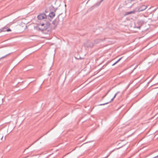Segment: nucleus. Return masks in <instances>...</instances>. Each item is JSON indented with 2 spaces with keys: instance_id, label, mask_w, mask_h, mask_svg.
Segmentation results:
<instances>
[{
  "instance_id": "7ed1b4c3",
  "label": "nucleus",
  "mask_w": 158,
  "mask_h": 158,
  "mask_svg": "<svg viewBox=\"0 0 158 158\" xmlns=\"http://www.w3.org/2000/svg\"><path fill=\"white\" fill-rule=\"evenodd\" d=\"M55 14L54 12H51L49 13V16L51 18H53L55 16Z\"/></svg>"
},
{
  "instance_id": "39448f33",
  "label": "nucleus",
  "mask_w": 158,
  "mask_h": 158,
  "mask_svg": "<svg viewBox=\"0 0 158 158\" xmlns=\"http://www.w3.org/2000/svg\"><path fill=\"white\" fill-rule=\"evenodd\" d=\"M6 29V28L5 27H4L2 29V30L1 31H5V29Z\"/></svg>"
},
{
  "instance_id": "1a4fd4ad",
  "label": "nucleus",
  "mask_w": 158,
  "mask_h": 158,
  "mask_svg": "<svg viewBox=\"0 0 158 158\" xmlns=\"http://www.w3.org/2000/svg\"><path fill=\"white\" fill-rule=\"evenodd\" d=\"M106 104H101L100 105H105Z\"/></svg>"
},
{
  "instance_id": "6e6552de",
  "label": "nucleus",
  "mask_w": 158,
  "mask_h": 158,
  "mask_svg": "<svg viewBox=\"0 0 158 158\" xmlns=\"http://www.w3.org/2000/svg\"><path fill=\"white\" fill-rule=\"evenodd\" d=\"M11 31V30L10 29H8L7 30H6V31Z\"/></svg>"
},
{
  "instance_id": "423d86ee",
  "label": "nucleus",
  "mask_w": 158,
  "mask_h": 158,
  "mask_svg": "<svg viewBox=\"0 0 158 158\" xmlns=\"http://www.w3.org/2000/svg\"><path fill=\"white\" fill-rule=\"evenodd\" d=\"M122 58H120L117 61H116L115 63L114 64H113V65H114L115 64H116L117 63H118Z\"/></svg>"
},
{
  "instance_id": "0eeeda50",
  "label": "nucleus",
  "mask_w": 158,
  "mask_h": 158,
  "mask_svg": "<svg viewBox=\"0 0 158 158\" xmlns=\"http://www.w3.org/2000/svg\"><path fill=\"white\" fill-rule=\"evenodd\" d=\"M128 2H131L133 1V0H127Z\"/></svg>"
},
{
  "instance_id": "9d476101",
  "label": "nucleus",
  "mask_w": 158,
  "mask_h": 158,
  "mask_svg": "<svg viewBox=\"0 0 158 158\" xmlns=\"http://www.w3.org/2000/svg\"><path fill=\"white\" fill-rule=\"evenodd\" d=\"M115 96L116 95H115V96H114V98H115Z\"/></svg>"
},
{
  "instance_id": "f03ea898",
  "label": "nucleus",
  "mask_w": 158,
  "mask_h": 158,
  "mask_svg": "<svg viewBox=\"0 0 158 158\" xmlns=\"http://www.w3.org/2000/svg\"><path fill=\"white\" fill-rule=\"evenodd\" d=\"M47 16L45 14L41 13L38 16V18L40 20H42L46 18Z\"/></svg>"
},
{
  "instance_id": "f8f14e48",
  "label": "nucleus",
  "mask_w": 158,
  "mask_h": 158,
  "mask_svg": "<svg viewBox=\"0 0 158 158\" xmlns=\"http://www.w3.org/2000/svg\"><path fill=\"white\" fill-rule=\"evenodd\" d=\"M2 138H3V137H2V139H2Z\"/></svg>"
},
{
  "instance_id": "9b49d317",
  "label": "nucleus",
  "mask_w": 158,
  "mask_h": 158,
  "mask_svg": "<svg viewBox=\"0 0 158 158\" xmlns=\"http://www.w3.org/2000/svg\"><path fill=\"white\" fill-rule=\"evenodd\" d=\"M113 99V98L111 100V101H112Z\"/></svg>"
},
{
  "instance_id": "f257e3e1",
  "label": "nucleus",
  "mask_w": 158,
  "mask_h": 158,
  "mask_svg": "<svg viewBox=\"0 0 158 158\" xmlns=\"http://www.w3.org/2000/svg\"><path fill=\"white\" fill-rule=\"evenodd\" d=\"M50 25V24L48 22L45 23H40L38 25V27L39 29L42 30H44L48 28Z\"/></svg>"
},
{
  "instance_id": "20e7f679",
  "label": "nucleus",
  "mask_w": 158,
  "mask_h": 158,
  "mask_svg": "<svg viewBox=\"0 0 158 158\" xmlns=\"http://www.w3.org/2000/svg\"><path fill=\"white\" fill-rule=\"evenodd\" d=\"M132 13H134V12H133V11H130V12H128L127 13V14H125V15H128L129 14H132Z\"/></svg>"
}]
</instances>
